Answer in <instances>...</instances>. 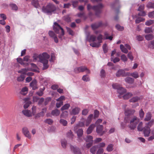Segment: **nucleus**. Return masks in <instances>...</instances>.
<instances>
[{"instance_id":"nucleus-1","label":"nucleus","mask_w":154,"mask_h":154,"mask_svg":"<svg viewBox=\"0 0 154 154\" xmlns=\"http://www.w3.org/2000/svg\"><path fill=\"white\" fill-rule=\"evenodd\" d=\"M50 55L45 52H44L42 54L39 55V58L40 62L43 64V70L46 69L49 67V65L48 64V59Z\"/></svg>"},{"instance_id":"nucleus-2","label":"nucleus","mask_w":154,"mask_h":154,"mask_svg":"<svg viewBox=\"0 0 154 154\" xmlns=\"http://www.w3.org/2000/svg\"><path fill=\"white\" fill-rule=\"evenodd\" d=\"M125 121L126 122H129L130 121L129 127L131 129L133 130L136 128L137 124L139 122L140 119L137 117L134 116L131 118L125 117Z\"/></svg>"},{"instance_id":"nucleus-3","label":"nucleus","mask_w":154,"mask_h":154,"mask_svg":"<svg viewBox=\"0 0 154 154\" xmlns=\"http://www.w3.org/2000/svg\"><path fill=\"white\" fill-rule=\"evenodd\" d=\"M104 6L102 3H100L97 5L92 6L90 4L87 5V9L89 10L92 9L95 12L96 16L99 17L100 14L102 12V9L103 8Z\"/></svg>"},{"instance_id":"nucleus-4","label":"nucleus","mask_w":154,"mask_h":154,"mask_svg":"<svg viewBox=\"0 0 154 154\" xmlns=\"http://www.w3.org/2000/svg\"><path fill=\"white\" fill-rule=\"evenodd\" d=\"M42 11L45 13L51 15L57 10V7L53 4L49 3L45 6L42 8Z\"/></svg>"},{"instance_id":"nucleus-5","label":"nucleus","mask_w":154,"mask_h":154,"mask_svg":"<svg viewBox=\"0 0 154 154\" xmlns=\"http://www.w3.org/2000/svg\"><path fill=\"white\" fill-rule=\"evenodd\" d=\"M53 30L57 34L59 33V31L61 30V34L59 35L58 37L61 40L64 39L63 36L64 35V32L63 29L62 28L60 25L56 22H55L53 26Z\"/></svg>"},{"instance_id":"nucleus-6","label":"nucleus","mask_w":154,"mask_h":154,"mask_svg":"<svg viewBox=\"0 0 154 154\" xmlns=\"http://www.w3.org/2000/svg\"><path fill=\"white\" fill-rule=\"evenodd\" d=\"M74 71L76 73H78L85 71L87 74L90 73V70L85 66H82L79 67H76L74 68Z\"/></svg>"},{"instance_id":"nucleus-7","label":"nucleus","mask_w":154,"mask_h":154,"mask_svg":"<svg viewBox=\"0 0 154 154\" xmlns=\"http://www.w3.org/2000/svg\"><path fill=\"white\" fill-rule=\"evenodd\" d=\"M153 123L154 120H151L147 124V126H145L143 128V130L145 136L148 137L149 136L150 132V129L149 126L151 127Z\"/></svg>"},{"instance_id":"nucleus-8","label":"nucleus","mask_w":154,"mask_h":154,"mask_svg":"<svg viewBox=\"0 0 154 154\" xmlns=\"http://www.w3.org/2000/svg\"><path fill=\"white\" fill-rule=\"evenodd\" d=\"M112 87L113 88L117 90V91L120 94V97L121 95L123 94L126 92V89L120 86L117 84H113Z\"/></svg>"},{"instance_id":"nucleus-9","label":"nucleus","mask_w":154,"mask_h":154,"mask_svg":"<svg viewBox=\"0 0 154 154\" xmlns=\"http://www.w3.org/2000/svg\"><path fill=\"white\" fill-rule=\"evenodd\" d=\"M107 23L103 24L102 22H99L98 23H96L91 25V27L93 29L95 30L100 27L102 26H106Z\"/></svg>"},{"instance_id":"nucleus-10","label":"nucleus","mask_w":154,"mask_h":154,"mask_svg":"<svg viewBox=\"0 0 154 154\" xmlns=\"http://www.w3.org/2000/svg\"><path fill=\"white\" fill-rule=\"evenodd\" d=\"M103 126L102 125H98L97 126L96 132L100 135L103 134L104 132L103 131Z\"/></svg>"},{"instance_id":"nucleus-11","label":"nucleus","mask_w":154,"mask_h":154,"mask_svg":"<svg viewBox=\"0 0 154 154\" xmlns=\"http://www.w3.org/2000/svg\"><path fill=\"white\" fill-rule=\"evenodd\" d=\"M71 150L72 151L74 154H82L80 149L76 147L71 146H70Z\"/></svg>"},{"instance_id":"nucleus-12","label":"nucleus","mask_w":154,"mask_h":154,"mask_svg":"<svg viewBox=\"0 0 154 154\" xmlns=\"http://www.w3.org/2000/svg\"><path fill=\"white\" fill-rule=\"evenodd\" d=\"M30 86L32 88L33 90H35L38 88L37 82L35 79L33 80L30 84Z\"/></svg>"},{"instance_id":"nucleus-13","label":"nucleus","mask_w":154,"mask_h":154,"mask_svg":"<svg viewBox=\"0 0 154 154\" xmlns=\"http://www.w3.org/2000/svg\"><path fill=\"white\" fill-rule=\"evenodd\" d=\"M24 135L29 138H31V136L28 128L26 127H24L22 129Z\"/></svg>"},{"instance_id":"nucleus-14","label":"nucleus","mask_w":154,"mask_h":154,"mask_svg":"<svg viewBox=\"0 0 154 154\" xmlns=\"http://www.w3.org/2000/svg\"><path fill=\"white\" fill-rule=\"evenodd\" d=\"M135 112L134 109H126L125 111V114L126 116H127V117H128L130 116L131 115L133 114Z\"/></svg>"},{"instance_id":"nucleus-15","label":"nucleus","mask_w":154,"mask_h":154,"mask_svg":"<svg viewBox=\"0 0 154 154\" xmlns=\"http://www.w3.org/2000/svg\"><path fill=\"white\" fill-rule=\"evenodd\" d=\"M80 111V109L77 107L72 109L71 114L73 115H76L78 114Z\"/></svg>"},{"instance_id":"nucleus-16","label":"nucleus","mask_w":154,"mask_h":154,"mask_svg":"<svg viewBox=\"0 0 154 154\" xmlns=\"http://www.w3.org/2000/svg\"><path fill=\"white\" fill-rule=\"evenodd\" d=\"M22 113L24 115L27 117H30L32 116V113L30 110H24L22 111Z\"/></svg>"},{"instance_id":"nucleus-17","label":"nucleus","mask_w":154,"mask_h":154,"mask_svg":"<svg viewBox=\"0 0 154 154\" xmlns=\"http://www.w3.org/2000/svg\"><path fill=\"white\" fill-rule=\"evenodd\" d=\"M93 114H91L88 117L87 120L86 121V126H88L91 123L92 119L93 118Z\"/></svg>"},{"instance_id":"nucleus-18","label":"nucleus","mask_w":154,"mask_h":154,"mask_svg":"<svg viewBox=\"0 0 154 154\" xmlns=\"http://www.w3.org/2000/svg\"><path fill=\"white\" fill-rule=\"evenodd\" d=\"M95 126V125L94 124H92L91 125L87 130V134H89L91 133Z\"/></svg>"},{"instance_id":"nucleus-19","label":"nucleus","mask_w":154,"mask_h":154,"mask_svg":"<svg viewBox=\"0 0 154 154\" xmlns=\"http://www.w3.org/2000/svg\"><path fill=\"white\" fill-rule=\"evenodd\" d=\"M125 72L123 70L120 69L118 70L116 74V75L117 77H120L121 76H124L125 75Z\"/></svg>"},{"instance_id":"nucleus-20","label":"nucleus","mask_w":154,"mask_h":154,"mask_svg":"<svg viewBox=\"0 0 154 154\" xmlns=\"http://www.w3.org/2000/svg\"><path fill=\"white\" fill-rule=\"evenodd\" d=\"M60 113V110L56 109L53 110L51 112V114L54 116H57L59 115Z\"/></svg>"},{"instance_id":"nucleus-21","label":"nucleus","mask_w":154,"mask_h":154,"mask_svg":"<svg viewBox=\"0 0 154 154\" xmlns=\"http://www.w3.org/2000/svg\"><path fill=\"white\" fill-rule=\"evenodd\" d=\"M32 5L35 8H38L40 7L38 0H32Z\"/></svg>"},{"instance_id":"nucleus-22","label":"nucleus","mask_w":154,"mask_h":154,"mask_svg":"<svg viewBox=\"0 0 154 154\" xmlns=\"http://www.w3.org/2000/svg\"><path fill=\"white\" fill-rule=\"evenodd\" d=\"M28 90V89L27 87L23 88L20 91V93L23 95H25L27 93Z\"/></svg>"},{"instance_id":"nucleus-23","label":"nucleus","mask_w":154,"mask_h":154,"mask_svg":"<svg viewBox=\"0 0 154 154\" xmlns=\"http://www.w3.org/2000/svg\"><path fill=\"white\" fill-rule=\"evenodd\" d=\"M125 81L128 83L132 84L134 82V79L131 78L127 77L125 79Z\"/></svg>"},{"instance_id":"nucleus-24","label":"nucleus","mask_w":154,"mask_h":154,"mask_svg":"<svg viewBox=\"0 0 154 154\" xmlns=\"http://www.w3.org/2000/svg\"><path fill=\"white\" fill-rule=\"evenodd\" d=\"M151 114L150 112H148L146 113V117L144 120L145 121H149L150 120L151 118Z\"/></svg>"},{"instance_id":"nucleus-25","label":"nucleus","mask_w":154,"mask_h":154,"mask_svg":"<svg viewBox=\"0 0 154 154\" xmlns=\"http://www.w3.org/2000/svg\"><path fill=\"white\" fill-rule=\"evenodd\" d=\"M140 99V98L139 97L137 96L134 97L129 100V102H130L134 103L137 102Z\"/></svg>"},{"instance_id":"nucleus-26","label":"nucleus","mask_w":154,"mask_h":154,"mask_svg":"<svg viewBox=\"0 0 154 154\" xmlns=\"http://www.w3.org/2000/svg\"><path fill=\"white\" fill-rule=\"evenodd\" d=\"M133 94L131 93H128L124 95L123 98L124 99H128L132 96Z\"/></svg>"},{"instance_id":"nucleus-27","label":"nucleus","mask_w":154,"mask_h":154,"mask_svg":"<svg viewBox=\"0 0 154 154\" xmlns=\"http://www.w3.org/2000/svg\"><path fill=\"white\" fill-rule=\"evenodd\" d=\"M120 48L121 51L127 54L128 52L127 49L124 47L123 45L121 44L120 45Z\"/></svg>"},{"instance_id":"nucleus-28","label":"nucleus","mask_w":154,"mask_h":154,"mask_svg":"<svg viewBox=\"0 0 154 154\" xmlns=\"http://www.w3.org/2000/svg\"><path fill=\"white\" fill-rule=\"evenodd\" d=\"M70 106V104L69 103H66L62 106L61 108V110L63 111L68 109Z\"/></svg>"},{"instance_id":"nucleus-29","label":"nucleus","mask_w":154,"mask_h":154,"mask_svg":"<svg viewBox=\"0 0 154 154\" xmlns=\"http://www.w3.org/2000/svg\"><path fill=\"white\" fill-rule=\"evenodd\" d=\"M77 133L79 138L81 137L83 134V131L82 129H79L77 131Z\"/></svg>"},{"instance_id":"nucleus-30","label":"nucleus","mask_w":154,"mask_h":154,"mask_svg":"<svg viewBox=\"0 0 154 154\" xmlns=\"http://www.w3.org/2000/svg\"><path fill=\"white\" fill-rule=\"evenodd\" d=\"M145 37L146 40L149 41L153 38V35L152 34H149L145 35Z\"/></svg>"},{"instance_id":"nucleus-31","label":"nucleus","mask_w":154,"mask_h":154,"mask_svg":"<svg viewBox=\"0 0 154 154\" xmlns=\"http://www.w3.org/2000/svg\"><path fill=\"white\" fill-rule=\"evenodd\" d=\"M28 71V69L26 68L23 69L19 71L18 72L19 73L22 74L21 75H25L26 74V72Z\"/></svg>"},{"instance_id":"nucleus-32","label":"nucleus","mask_w":154,"mask_h":154,"mask_svg":"<svg viewBox=\"0 0 154 154\" xmlns=\"http://www.w3.org/2000/svg\"><path fill=\"white\" fill-rule=\"evenodd\" d=\"M85 140L87 142H93V137L91 136L88 135L85 138Z\"/></svg>"},{"instance_id":"nucleus-33","label":"nucleus","mask_w":154,"mask_h":154,"mask_svg":"<svg viewBox=\"0 0 154 154\" xmlns=\"http://www.w3.org/2000/svg\"><path fill=\"white\" fill-rule=\"evenodd\" d=\"M130 76L133 77L135 79H137L139 77V75L138 72H133L131 73L130 75Z\"/></svg>"},{"instance_id":"nucleus-34","label":"nucleus","mask_w":154,"mask_h":154,"mask_svg":"<svg viewBox=\"0 0 154 154\" xmlns=\"http://www.w3.org/2000/svg\"><path fill=\"white\" fill-rule=\"evenodd\" d=\"M90 45L93 47L98 48L100 46V44L99 43L94 42L90 43Z\"/></svg>"},{"instance_id":"nucleus-35","label":"nucleus","mask_w":154,"mask_h":154,"mask_svg":"<svg viewBox=\"0 0 154 154\" xmlns=\"http://www.w3.org/2000/svg\"><path fill=\"white\" fill-rule=\"evenodd\" d=\"M113 145L112 144H110L107 147L106 150L108 152L112 151L113 149Z\"/></svg>"},{"instance_id":"nucleus-36","label":"nucleus","mask_w":154,"mask_h":154,"mask_svg":"<svg viewBox=\"0 0 154 154\" xmlns=\"http://www.w3.org/2000/svg\"><path fill=\"white\" fill-rule=\"evenodd\" d=\"M96 39V36L94 35H91L90 36L89 39V42H94Z\"/></svg>"},{"instance_id":"nucleus-37","label":"nucleus","mask_w":154,"mask_h":154,"mask_svg":"<svg viewBox=\"0 0 154 154\" xmlns=\"http://www.w3.org/2000/svg\"><path fill=\"white\" fill-rule=\"evenodd\" d=\"M25 76L23 75H20L17 78V80L18 82L23 81L25 78Z\"/></svg>"},{"instance_id":"nucleus-38","label":"nucleus","mask_w":154,"mask_h":154,"mask_svg":"<svg viewBox=\"0 0 154 154\" xmlns=\"http://www.w3.org/2000/svg\"><path fill=\"white\" fill-rule=\"evenodd\" d=\"M97 150V147L96 146H92L90 149V152L93 154H94Z\"/></svg>"},{"instance_id":"nucleus-39","label":"nucleus","mask_w":154,"mask_h":154,"mask_svg":"<svg viewBox=\"0 0 154 154\" xmlns=\"http://www.w3.org/2000/svg\"><path fill=\"white\" fill-rule=\"evenodd\" d=\"M63 19L66 22H69L71 21L70 17L69 15H66L64 16L63 17Z\"/></svg>"},{"instance_id":"nucleus-40","label":"nucleus","mask_w":154,"mask_h":154,"mask_svg":"<svg viewBox=\"0 0 154 154\" xmlns=\"http://www.w3.org/2000/svg\"><path fill=\"white\" fill-rule=\"evenodd\" d=\"M139 116H140V118L141 119H143V117H144V113L143 109H141L139 111Z\"/></svg>"},{"instance_id":"nucleus-41","label":"nucleus","mask_w":154,"mask_h":154,"mask_svg":"<svg viewBox=\"0 0 154 154\" xmlns=\"http://www.w3.org/2000/svg\"><path fill=\"white\" fill-rule=\"evenodd\" d=\"M143 123L142 122H140L139 124L138 125L137 127V130L139 131H142L143 128H142Z\"/></svg>"},{"instance_id":"nucleus-42","label":"nucleus","mask_w":154,"mask_h":154,"mask_svg":"<svg viewBox=\"0 0 154 154\" xmlns=\"http://www.w3.org/2000/svg\"><path fill=\"white\" fill-rule=\"evenodd\" d=\"M146 6L149 8H154V3L149 2Z\"/></svg>"},{"instance_id":"nucleus-43","label":"nucleus","mask_w":154,"mask_h":154,"mask_svg":"<svg viewBox=\"0 0 154 154\" xmlns=\"http://www.w3.org/2000/svg\"><path fill=\"white\" fill-rule=\"evenodd\" d=\"M82 79L83 81L86 82L90 80L88 76L87 75H83L82 77Z\"/></svg>"},{"instance_id":"nucleus-44","label":"nucleus","mask_w":154,"mask_h":154,"mask_svg":"<svg viewBox=\"0 0 154 154\" xmlns=\"http://www.w3.org/2000/svg\"><path fill=\"white\" fill-rule=\"evenodd\" d=\"M116 29L118 30L122 31L124 29V27L122 26H121L119 24H117L116 26Z\"/></svg>"},{"instance_id":"nucleus-45","label":"nucleus","mask_w":154,"mask_h":154,"mask_svg":"<svg viewBox=\"0 0 154 154\" xmlns=\"http://www.w3.org/2000/svg\"><path fill=\"white\" fill-rule=\"evenodd\" d=\"M145 19L141 17H139L136 19L135 20V23H139L140 22L143 21Z\"/></svg>"},{"instance_id":"nucleus-46","label":"nucleus","mask_w":154,"mask_h":154,"mask_svg":"<svg viewBox=\"0 0 154 154\" xmlns=\"http://www.w3.org/2000/svg\"><path fill=\"white\" fill-rule=\"evenodd\" d=\"M61 144L63 148H65L67 144V142L64 139L62 140L61 141Z\"/></svg>"},{"instance_id":"nucleus-47","label":"nucleus","mask_w":154,"mask_h":154,"mask_svg":"<svg viewBox=\"0 0 154 154\" xmlns=\"http://www.w3.org/2000/svg\"><path fill=\"white\" fill-rule=\"evenodd\" d=\"M60 122L64 126H66L67 124V121L63 119H61L60 121Z\"/></svg>"},{"instance_id":"nucleus-48","label":"nucleus","mask_w":154,"mask_h":154,"mask_svg":"<svg viewBox=\"0 0 154 154\" xmlns=\"http://www.w3.org/2000/svg\"><path fill=\"white\" fill-rule=\"evenodd\" d=\"M10 6L11 8L12 9L17 11L18 9V7L17 5L15 4H11Z\"/></svg>"},{"instance_id":"nucleus-49","label":"nucleus","mask_w":154,"mask_h":154,"mask_svg":"<svg viewBox=\"0 0 154 154\" xmlns=\"http://www.w3.org/2000/svg\"><path fill=\"white\" fill-rule=\"evenodd\" d=\"M66 29L69 33L72 35H74L73 31L69 28L66 27Z\"/></svg>"},{"instance_id":"nucleus-50","label":"nucleus","mask_w":154,"mask_h":154,"mask_svg":"<svg viewBox=\"0 0 154 154\" xmlns=\"http://www.w3.org/2000/svg\"><path fill=\"white\" fill-rule=\"evenodd\" d=\"M68 115V112L67 111H65L62 112L61 115V117L65 118Z\"/></svg>"},{"instance_id":"nucleus-51","label":"nucleus","mask_w":154,"mask_h":154,"mask_svg":"<svg viewBox=\"0 0 154 154\" xmlns=\"http://www.w3.org/2000/svg\"><path fill=\"white\" fill-rule=\"evenodd\" d=\"M102 35L101 34H100L97 37V39L98 40V43H99L100 44V43L102 42Z\"/></svg>"},{"instance_id":"nucleus-52","label":"nucleus","mask_w":154,"mask_h":154,"mask_svg":"<svg viewBox=\"0 0 154 154\" xmlns=\"http://www.w3.org/2000/svg\"><path fill=\"white\" fill-rule=\"evenodd\" d=\"M121 60L124 62L128 60L125 54L122 55L121 57Z\"/></svg>"},{"instance_id":"nucleus-53","label":"nucleus","mask_w":154,"mask_h":154,"mask_svg":"<svg viewBox=\"0 0 154 154\" xmlns=\"http://www.w3.org/2000/svg\"><path fill=\"white\" fill-rule=\"evenodd\" d=\"M31 103L30 101H28L23 105V107L25 109H26L28 107L29 105Z\"/></svg>"},{"instance_id":"nucleus-54","label":"nucleus","mask_w":154,"mask_h":154,"mask_svg":"<svg viewBox=\"0 0 154 154\" xmlns=\"http://www.w3.org/2000/svg\"><path fill=\"white\" fill-rule=\"evenodd\" d=\"M85 125L84 123L83 122H79L78 124L76 125V127L77 128H79L80 127H82L84 126Z\"/></svg>"},{"instance_id":"nucleus-55","label":"nucleus","mask_w":154,"mask_h":154,"mask_svg":"<svg viewBox=\"0 0 154 154\" xmlns=\"http://www.w3.org/2000/svg\"><path fill=\"white\" fill-rule=\"evenodd\" d=\"M103 49L104 53H106L107 52L108 49L107 48V45L106 44H104L103 46Z\"/></svg>"},{"instance_id":"nucleus-56","label":"nucleus","mask_w":154,"mask_h":154,"mask_svg":"<svg viewBox=\"0 0 154 154\" xmlns=\"http://www.w3.org/2000/svg\"><path fill=\"white\" fill-rule=\"evenodd\" d=\"M149 47L152 49L154 48V40L150 42V44L149 45Z\"/></svg>"},{"instance_id":"nucleus-57","label":"nucleus","mask_w":154,"mask_h":154,"mask_svg":"<svg viewBox=\"0 0 154 154\" xmlns=\"http://www.w3.org/2000/svg\"><path fill=\"white\" fill-rule=\"evenodd\" d=\"M145 33H149L152 32V30L151 28H146L145 30Z\"/></svg>"},{"instance_id":"nucleus-58","label":"nucleus","mask_w":154,"mask_h":154,"mask_svg":"<svg viewBox=\"0 0 154 154\" xmlns=\"http://www.w3.org/2000/svg\"><path fill=\"white\" fill-rule=\"evenodd\" d=\"M49 35L52 38H54V36H55L56 35H55L54 32L51 31H49L48 32Z\"/></svg>"},{"instance_id":"nucleus-59","label":"nucleus","mask_w":154,"mask_h":154,"mask_svg":"<svg viewBox=\"0 0 154 154\" xmlns=\"http://www.w3.org/2000/svg\"><path fill=\"white\" fill-rule=\"evenodd\" d=\"M17 62L23 65L25 64V63L23 62V59L21 58H17Z\"/></svg>"},{"instance_id":"nucleus-60","label":"nucleus","mask_w":154,"mask_h":154,"mask_svg":"<svg viewBox=\"0 0 154 154\" xmlns=\"http://www.w3.org/2000/svg\"><path fill=\"white\" fill-rule=\"evenodd\" d=\"M45 122L49 125H51L52 124L53 121L51 119H48L45 120Z\"/></svg>"},{"instance_id":"nucleus-61","label":"nucleus","mask_w":154,"mask_h":154,"mask_svg":"<svg viewBox=\"0 0 154 154\" xmlns=\"http://www.w3.org/2000/svg\"><path fill=\"white\" fill-rule=\"evenodd\" d=\"M63 105V101H59V102H57L56 104V106L57 108H59Z\"/></svg>"},{"instance_id":"nucleus-62","label":"nucleus","mask_w":154,"mask_h":154,"mask_svg":"<svg viewBox=\"0 0 154 154\" xmlns=\"http://www.w3.org/2000/svg\"><path fill=\"white\" fill-rule=\"evenodd\" d=\"M67 136L68 137L72 138L73 135L72 134V133L71 131H69L68 133L67 134Z\"/></svg>"},{"instance_id":"nucleus-63","label":"nucleus","mask_w":154,"mask_h":154,"mask_svg":"<svg viewBox=\"0 0 154 154\" xmlns=\"http://www.w3.org/2000/svg\"><path fill=\"white\" fill-rule=\"evenodd\" d=\"M119 0H115V2L111 5V7L113 8L115 5H118L119 4Z\"/></svg>"},{"instance_id":"nucleus-64","label":"nucleus","mask_w":154,"mask_h":154,"mask_svg":"<svg viewBox=\"0 0 154 154\" xmlns=\"http://www.w3.org/2000/svg\"><path fill=\"white\" fill-rule=\"evenodd\" d=\"M46 109L44 108L42 109V111L38 113V115H39L41 116H43L45 114V112L46 111Z\"/></svg>"}]
</instances>
